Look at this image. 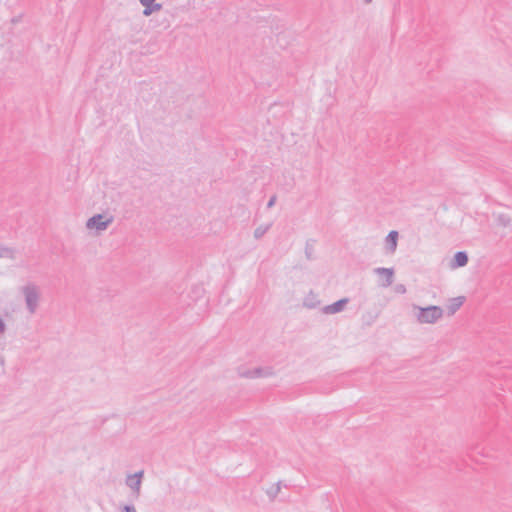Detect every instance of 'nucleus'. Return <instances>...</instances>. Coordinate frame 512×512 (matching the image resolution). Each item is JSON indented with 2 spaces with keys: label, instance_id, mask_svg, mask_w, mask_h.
Instances as JSON below:
<instances>
[{
  "label": "nucleus",
  "instance_id": "11",
  "mask_svg": "<svg viewBox=\"0 0 512 512\" xmlns=\"http://www.w3.org/2000/svg\"><path fill=\"white\" fill-rule=\"evenodd\" d=\"M143 6H144L143 15L146 17H148L152 13L160 11L162 9V4L155 3V2H152V4H145Z\"/></svg>",
  "mask_w": 512,
  "mask_h": 512
},
{
  "label": "nucleus",
  "instance_id": "15",
  "mask_svg": "<svg viewBox=\"0 0 512 512\" xmlns=\"http://www.w3.org/2000/svg\"><path fill=\"white\" fill-rule=\"evenodd\" d=\"M280 491V482L273 484L268 490L267 494L270 497V499H274Z\"/></svg>",
  "mask_w": 512,
  "mask_h": 512
},
{
  "label": "nucleus",
  "instance_id": "18",
  "mask_svg": "<svg viewBox=\"0 0 512 512\" xmlns=\"http://www.w3.org/2000/svg\"><path fill=\"white\" fill-rule=\"evenodd\" d=\"M122 512H137L133 505H125L122 508Z\"/></svg>",
  "mask_w": 512,
  "mask_h": 512
},
{
  "label": "nucleus",
  "instance_id": "1",
  "mask_svg": "<svg viewBox=\"0 0 512 512\" xmlns=\"http://www.w3.org/2000/svg\"><path fill=\"white\" fill-rule=\"evenodd\" d=\"M21 291L25 297L27 310L30 314H34L38 308L40 299L39 288L34 283H28L21 288Z\"/></svg>",
  "mask_w": 512,
  "mask_h": 512
},
{
  "label": "nucleus",
  "instance_id": "13",
  "mask_svg": "<svg viewBox=\"0 0 512 512\" xmlns=\"http://www.w3.org/2000/svg\"><path fill=\"white\" fill-rule=\"evenodd\" d=\"M314 240L309 239L306 241L305 245V255L308 260L312 259L313 252H314Z\"/></svg>",
  "mask_w": 512,
  "mask_h": 512
},
{
  "label": "nucleus",
  "instance_id": "12",
  "mask_svg": "<svg viewBox=\"0 0 512 512\" xmlns=\"http://www.w3.org/2000/svg\"><path fill=\"white\" fill-rule=\"evenodd\" d=\"M14 255H15L14 249L0 245V258L6 257V258L13 259Z\"/></svg>",
  "mask_w": 512,
  "mask_h": 512
},
{
  "label": "nucleus",
  "instance_id": "22",
  "mask_svg": "<svg viewBox=\"0 0 512 512\" xmlns=\"http://www.w3.org/2000/svg\"><path fill=\"white\" fill-rule=\"evenodd\" d=\"M372 1H373V0H364V2H365L366 4H369V3H371Z\"/></svg>",
  "mask_w": 512,
  "mask_h": 512
},
{
  "label": "nucleus",
  "instance_id": "10",
  "mask_svg": "<svg viewBox=\"0 0 512 512\" xmlns=\"http://www.w3.org/2000/svg\"><path fill=\"white\" fill-rule=\"evenodd\" d=\"M375 273L379 275L384 274V276H386V282L383 284L384 287H388L392 284L394 275L393 268L379 267L375 269Z\"/></svg>",
  "mask_w": 512,
  "mask_h": 512
},
{
  "label": "nucleus",
  "instance_id": "8",
  "mask_svg": "<svg viewBox=\"0 0 512 512\" xmlns=\"http://www.w3.org/2000/svg\"><path fill=\"white\" fill-rule=\"evenodd\" d=\"M398 232L396 230H392L388 233V235L385 238L386 241V248L388 252L394 253L397 248V242H398Z\"/></svg>",
  "mask_w": 512,
  "mask_h": 512
},
{
  "label": "nucleus",
  "instance_id": "21",
  "mask_svg": "<svg viewBox=\"0 0 512 512\" xmlns=\"http://www.w3.org/2000/svg\"><path fill=\"white\" fill-rule=\"evenodd\" d=\"M142 5L145 4H152V2H155L156 0H139Z\"/></svg>",
  "mask_w": 512,
  "mask_h": 512
},
{
  "label": "nucleus",
  "instance_id": "5",
  "mask_svg": "<svg viewBox=\"0 0 512 512\" xmlns=\"http://www.w3.org/2000/svg\"><path fill=\"white\" fill-rule=\"evenodd\" d=\"M349 302V299L348 298H341L339 300H337L336 302L330 304V305H327L323 308V312L326 313V314H335V313H339L341 312L344 308H345V305Z\"/></svg>",
  "mask_w": 512,
  "mask_h": 512
},
{
  "label": "nucleus",
  "instance_id": "2",
  "mask_svg": "<svg viewBox=\"0 0 512 512\" xmlns=\"http://www.w3.org/2000/svg\"><path fill=\"white\" fill-rule=\"evenodd\" d=\"M418 309L417 321L421 324H433L443 317V309L440 306L431 305Z\"/></svg>",
  "mask_w": 512,
  "mask_h": 512
},
{
  "label": "nucleus",
  "instance_id": "14",
  "mask_svg": "<svg viewBox=\"0 0 512 512\" xmlns=\"http://www.w3.org/2000/svg\"><path fill=\"white\" fill-rule=\"evenodd\" d=\"M270 226L271 225L268 224V225H261V226L257 227L254 230V237H255V239H260L261 237H263L264 234L269 230Z\"/></svg>",
  "mask_w": 512,
  "mask_h": 512
},
{
  "label": "nucleus",
  "instance_id": "16",
  "mask_svg": "<svg viewBox=\"0 0 512 512\" xmlns=\"http://www.w3.org/2000/svg\"><path fill=\"white\" fill-rule=\"evenodd\" d=\"M511 219L506 214H500L497 217V224L503 227L510 225Z\"/></svg>",
  "mask_w": 512,
  "mask_h": 512
},
{
  "label": "nucleus",
  "instance_id": "9",
  "mask_svg": "<svg viewBox=\"0 0 512 512\" xmlns=\"http://www.w3.org/2000/svg\"><path fill=\"white\" fill-rule=\"evenodd\" d=\"M270 374H271L270 369L258 367V368H254L252 370L246 371L245 373L242 374V376H244L246 378H259V377H263V376H268Z\"/></svg>",
  "mask_w": 512,
  "mask_h": 512
},
{
  "label": "nucleus",
  "instance_id": "6",
  "mask_svg": "<svg viewBox=\"0 0 512 512\" xmlns=\"http://www.w3.org/2000/svg\"><path fill=\"white\" fill-rule=\"evenodd\" d=\"M465 301H466L465 296H458L455 298H451L449 300V303L446 306L447 314L449 316L454 315L461 308V306L464 304Z\"/></svg>",
  "mask_w": 512,
  "mask_h": 512
},
{
  "label": "nucleus",
  "instance_id": "7",
  "mask_svg": "<svg viewBox=\"0 0 512 512\" xmlns=\"http://www.w3.org/2000/svg\"><path fill=\"white\" fill-rule=\"evenodd\" d=\"M468 260L467 252L457 251L452 258L451 266L453 268L463 267L468 263Z\"/></svg>",
  "mask_w": 512,
  "mask_h": 512
},
{
  "label": "nucleus",
  "instance_id": "17",
  "mask_svg": "<svg viewBox=\"0 0 512 512\" xmlns=\"http://www.w3.org/2000/svg\"><path fill=\"white\" fill-rule=\"evenodd\" d=\"M394 289H395L396 293H399V294L406 293V286L404 284H397Z\"/></svg>",
  "mask_w": 512,
  "mask_h": 512
},
{
  "label": "nucleus",
  "instance_id": "19",
  "mask_svg": "<svg viewBox=\"0 0 512 512\" xmlns=\"http://www.w3.org/2000/svg\"><path fill=\"white\" fill-rule=\"evenodd\" d=\"M276 202V195H273L271 196V198L269 199L268 203H267V208H271L272 206H274Z\"/></svg>",
  "mask_w": 512,
  "mask_h": 512
},
{
  "label": "nucleus",
  "instance_id": "3",
  "mask_svg": "<svg viewBox=\"0 0 512 512\" xmlns=\"http://www.w3.org/2000/svg\"><path fill=\"white\" fill-rule=\"evenodd\" d=\"M113 217L105 218L103 214H96L90 217L86 222L88 229H96L97 231H104L112 223Z\"/></svg>",
  "mask_w": 512,
  "mask_h": 512
},
{
  "label": "nucleus",
  "instance_id": "20",
  "mask_svg": "<svg viewBox=\"0 0 512 512\" xmlns=\"http://www.w3.org/2000/svg\"><path fill=\"white\" fill-rule=\"evenodd\" d=\"M6 330V324L3 319L0 317V334L4 333Z\"/></svg>",
  "mask_w": 512,
  "mask_h": 512
},
{
  "label": "nucleus",
  "instance_id": "4",
  "mask_svg": "<svg viewBox=\"0 0 512 512\" xmlns=\"http://www.w3.org/2000/svg\"><path fill=\"white\" fill-rule=\"evenodd\" d=\"M144 471L140 470L133 475H129L126 478V485L133 490L134 498L138 499L140 496V488Z\"/></svg>",
  "mask_w": 512,
  "mask_h": 512
}]
</instances>
